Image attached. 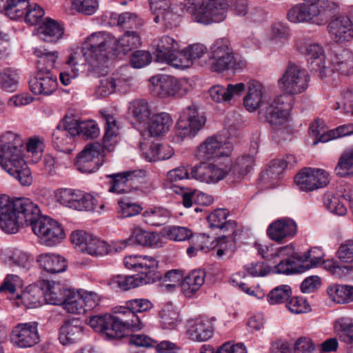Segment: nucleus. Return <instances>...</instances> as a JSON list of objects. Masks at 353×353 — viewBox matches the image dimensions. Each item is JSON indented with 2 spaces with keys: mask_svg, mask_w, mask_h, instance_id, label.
Returning a JSON list of instances; mask_svg holds the SVG:
<instances>
[{
  "mask_svg": "<svg viewBox=\"0 0 353 353\" xmlns=\"http://www.w3.org/2000/svg\"><path fill=\"white\" fill-rule=\"evenodd\" d=\"M232 149V144L223 140L221 136H212L199 145L196 157L200 160H211L222 157H228Z\"/></svg>",
  "mask_w": 353,
  "mask_h": 353,
  "instance_id": "obj_13",
  "label": "nucleus"
},
{
  "mask_svg": "<svg viewBox=\"0 0 353 353\" xmlns=\"http://www.w3.org/2000/svg\"><path fill=\"white\" fill-rule=\"evenodd\" d=\"M208 52V48L203 43L190 44L179 53L178 61L173 64V67L181 70L188 68L195 61L200 60Z\"/></svg>",
  "mask_w": 353,
  "mask_h": 353,
  "instance_id": "obj_28",
  "label": "nucleus"
},
{
  "mask_svg": "<svg viewBox=\"0 0 353 353\" xmlns=\"http://www.w3.org/2000/svg\"><path fill=\"white\" fill-rule=\"evenodd\" d=\"M299 256L305 272L323 263L324 254L320 248H313L303 254H299Z\"/></svg>",
  "mask_w": 353,
  "mask_h": 353,
  "instance_id": "obj_57",
  "label": "nucleus"
},
{
  "mask_svg": "<svg viewBox=\"0 0 353 353\" xmlns=\"http://www.w3.org/2000/svg\"><path fill=\"white\" fill-rule=\"evenodd\" d=\"M177 15L173 12L172 0H156V23L162 21L171 27Z\"/></svg>",
  "mask_w": 353,
  "mask_h": 353,
  "instance_id": "obj_44",
  "label": "nucleus"
},
{
  "mask_svg": "<svg viewBox=\"0 0 353 353\" xmlns=\"http://www.w3.org/2000/svg\"><path fill=\"white\" fill-rule=\"evenodd\" d=\"M159 327L163 330H173L181 322L179 314L172 304L165 305L159 312Z\"/></svg>",
  "mask_w": 353,
  "mask_h": 353,
  "instance_id": "obj_42",
  "label": "nucleus"
},
{
  "mask_svg": "<svg viewBox=\"0 0 353 353\" xmlns=\"http://www.w3.org/2000/svg\"><path fill=\"white\" fill-rule=\"evenodd\" d=\"M103 147L95 143L87 145L77 157L75 165L82 173H92L99 166V156L103 152Z\"/></svg>",
  "mask_w": 353,
  "mask_h": 353,
  "instance_id": "obj_21",
  "label": "nucleus"
},
{
  "mask_svg": "<svg viewBox=\"0 0 353 353\" xmlns=\"http://www.w3.org/2000/svg\"><path fill=\"white\" fill-rule=\"evenodd\" d=\"M192 236V232L186 227L167 225L156 233V247H161L166 240L183 241Z\"/></svg>",
  "mask_w": 353,
  "mask_h": 353,
  "instance_id": "obj_31",
  "label": "nucleus"
},
{
  "mask_svg": "<svg viewBox=\"0 0 353 353\" xmlns=\"http://www.w3.org/2000/svg\"><path fill=\"white\" fill-rule=\"evenodd\" d=\"M245 90V85L243 83H228L226 87L214 85L210 89L209 93L213 101L230 104L239 98Z\"/></svg>",
  "mask_w": 353,
  "mask_h": 353,
  "instance_id": "obj_23",
  "label": "nucleus"
},
{
  "mask_svg": "<svg viewBox=\"0 0 353 353\" xmlns=\"http://www.w3.org/2000/svg\"><path fill=\"white\" fill-rule=\"evenodd\" d=\"M205 272L194 270L186 276L181 283V290L187 297L192 296L199 290L205 281Z\"/></svg>",
  "mask_w": 353,
  "mask_h": 353,
  "instance_id": "obj_40",
  "label": "nucleus"
},
{
  "mask_svg": "<svg viewBox=\"0 0 353 353\" xmlns=\"http://www.w3.org/2000/svg\"><path fill=\"white\" fill-rule=\"evenodd\" d=\"M335 172L342 177L353 176V148L347 150L341 156Z\"/></svg>",
  "mask_w": 353,
  "mask_h": 353,
  "instance_id": "obj_53",
  "label": "nucleus"
},
{
  "mask_svg": "<svg viewBox=\"0 0 353 353\" xmlns=\"http://www.w3.org/2000/svg\"><path fill=\"white\" fill-rule=\"evenodd\" d=\"M129 113L142 137H150L152 132H154V115L152 114L145 100H136L130 103Z\"/></svg>",
  "mask_w": 353,
  "mask_h": 353,
  "instance_id": "obj_12",
  "label": "nucleus"
},
{
  "mask_svg": "<svg viewBox=\"0 0 353 353\" xmlns=\"http://www.w3.org/2000/svg\"><path fill=\"white\" fill-rule=\"evenodd\" d=\"M208 65L213 72H236L245 65L243 62H237L230 41L226 38L216 39L210 46L208 55Z\"/></svg>",
  "mask_w": 353,
  "mask_h": 353,
  "instance_id": "obj_4",
  "label": "nucleus"
},
{
  "mask_svg": "<svg viewBox=\"0 0 353 353\" xmlns=\"http://www.w3.org/2000/svg\"><path fill=\"white\" fill-rule=\"evenodd\" d=\"M111 43L112 39L109 36L92 33L83 42L80 49L71 52L65 65L70 68H77V65L85 63L95 65L105 58L104 48Z\"/></svg>",
  "mask_w": 353,
  "mask_h": 353,
  "instance_id": "obj_2",
  "label": "nucleus"
},
{
  "mask_svg": "<svg viewBox=\"0 0 353 353\" xmlns=\"http://www.w3.org/2000/svg\"><path fill=\"white\" fill-rule=\"evenodd\" d=\"M247 94L243 98V105L250 112L261 110L267 105L270 99V93L268 88L261 82L251 80L245 85Z\"/></svg>",
  "mask_w": 353,
  "mask_h": 353,
  "instance_id": "obj_15",
  "label": "nucleus"
},
{
  "mask_svg": "<svg viewBox=\"0 0 353 353\" xmlns=\"http://www.w3.org/2000/svg\"><path fill=\"white\" fill-rule=\"evenodd\" d=\"M43 296V290L37 287H30L23 292L17 298L21 299L22 304L27 307L34 308L41 305V298Z\"/></svg>",
  "mask_w": 353,
  "mask_h": 353,
  "instance_id": "obj_56",
  "label": "nucleus"
},
{
  "mask_svg": "<svg viewBox=\"0 0 353 353\" xmlns=\"http://www.w3.org/2000/svg\"><path fill=\"white\" fill-rule=\"evenodd\" d=\"M334 330L341 341L348 345L353 344V319L339 318L334 323Z\"/></svg>",
  "mask_w": 353,
  "mask_h": 353,
  "instance_id": "obj_48",
  "label": "nucleus"
},
{
  "mask_svg": "<svg viewBox=\"0 0 353 353\" xmlns=\"http://www.w3.org/2000/svg\"><path fill=\"white\" fill-rule=\"evenodd\" d=\"M299 48L305 54L311 70L319 72L321 77H325L327 60H325L323 48L318 43H309L305 48Z\"/></svg>",
  "mask_w": 353,
  "mask_h": 353,
  "instance_id": "obj_26",
  "label": "nucleus"
},
{
  "mask_svg": "<svg viewBox=\"0 0 353 353\" xmlns=\"http://www.w3.org/2000/svg\"><path fill=\"white\" fill-rule=\"evenodd\" d=\"M325 207L332 214L343 216L345 214L347 209L345 205L332 192H327L323 196Z\"/></svg>",
  "mask_w": 353,
  "mask_h": 353,
  "instance_id": "obj_62",
  "label": "nucleus"
},
{
  "mask_svg": "<svg viewBox=\"0 0 353 353\" xmlns=\"http://www.w3.org/2000/svg\"><path fill=\"white\" fill-rule=\"evenodd\" d=\"M330 182L329 174L323 169L305 168L294 177L299 190L309 192L325 187Z\"/></svg>",
  "mask_w": 353,
  "mask_h": 353,
  "instance_id": "obj_10",
  "label": "nucleus"
},
{
  "mask_svg": "<svg viewBox=\"0 0 353 353\" xmlns=\"http://www.w3.org/2000/svg\"><path fill=\"white\" fill-rule=\"evenodd\" d=\"M325 70V77L333 72H338L343 75L353 74V51L343 48L330 56L327 65Z\"/></svg>",
  "mask_w": 353,
  "mask_h": 353,
  "instance_id": "obj_19",
  "label": "nucleus"
},
{
  "mask_svg": "<svg viewBox=\"0 0 353 353\" xmlns=\"http://www.w3.org/2000/svg\"><path fill=\"white\" fill-rule=\"evenodd\" d=\"M179 49V43L175 39L168 35L162 36L156 45V62L173 67V64L178 61L179 55L176 56V52Z\"/></svg>",
  "mask_w": 353,
  "mask_h": 353,
  "instance_id": "obj_24",
  "label": "nucleus"
},
{
  "mask_svg": "<svg viewBox=\"0 0 353 353\" xmlns=\"http://www.w3.org/2000/svg\"><path fill=\"white\" fill-rule=\"evenodd\" d=\"M156 96L161 98L173 97L179 92L181 83L172 76H156Z\"/></svg>",
  "mask_w": 353,
  "mask_h": 353,
  "instance_id": "obj_36",
  "label": "nucleus"
},
{
  "mask_svg": "<svg viewBox=\"0 0 353 353\" xmlns=\"http://www.w3.org/2000/svg\"><path fill=\"white\" fill-rule=\"evenodd\" d=\"M296 230L297 225L294 220L283 218L272 223L268 228L267 234L272 240L281 242L294 236Z\"/></svg>",
  "mask_w": 353,
  "mask_h": 353,
  "instance_id": "obj_29",
  "label": "nucleus"
},
{
  "mask_svg": "<svg viewBox=\"0 0 353 353\" xmlns=\"http://www.w3.org/2000/svg\"><path fill=\"white\" fill-rule=\"evenodd\" d=\"M33 232L40 239L42 244L54 246L65 238L61 225L53 219L42 216L32 228Z\"/></svg>",
  "mask_w": 353,
  "mask_h": 353,
  "instance_id": "obj_11",
  "label": "nucleus"
},
{
  "mask_svg": "<svg viewBox=\"0 0 353 353\" xmlns=\"http://www.w3.org/2000/svg\"><path fill=\"white\" fill-rule=\"evenodd\" d=\"M68 132L60 130L57 127L52 134V143L55 150L65 154H70L74 149L73 137L68 135Z\"/></svg>",
  "mask_w": 353,
  "mask_h": 353,
  "instance_id": "obj_47",
  "label": "nucleus"
},
{
  "mask_svg": "<svg viewBox=\"0 0 353 353\" xmlns=\"http://www.w3.org/2000/svg\"><path fill=\"white\" fill-rule=\"evenodd\" d=\"M0 205V227L8 234H16L23 223L32 228L42 217L38 205L28 198H5Z\"/></svg>",
  "mask_w": 353,
  "mask_h": 353,
  "instance_id": "obj_1",
  "label": "nucleus"
},
{
  "mask_svg": "<svg viewBox=\"0 0 353 353\" xmlns=\"http://www.w3.org/2000/svg\"><path fill=\"white\" fill-rule=\"evenodd\" d=\"M83 335V327L79 321H65L59 328V340L63 345L77 343Z\"/></svg>",
  "mask_w": 353,
  "mask_h": 353,
  "instance_id": "obj_34",
  "label": "nucleus"
},
{
  "mask_svg": "<svg viewBox=\"0 0 353 353\" xmlns=\"http://www.w3.org/2000/svg\"><path fill=\"white\" fill-rule=\"evenodd\" d=\"M0 165L22 185L32 183L31 172L24 160L23 148L0 150Z\"/></svg>",
  "mask_w": 353,
  "mask_h": 353,
  "instance_id": "obj_5",
  "label": "nucleus"
},
{
  "mask_svg": "<svg viewBox=\"0 0 353 353\" xmlns=\"http://www.w3.org/2000/svg\"><path fill=\"white\" fill-rule=\"evenodd\" d=\"M99 34H105L112 39V43L105 46L104 54L111 50L114 52H123L127 54L131 50L137 48L141 45V38L134 31H126L119 39H115L112 34L99 32Z\"/></svg>",
  "mask_w": 353,
  "mask_h": 353,
  "instance_id": "obj_25",
  "label": "nucleus"
},
{
  "mask_svg": "<svg viewBox=\"0 0 353 353\" xmlns=\"http://www.w3.org/2000/svg\"><path fill=\"white\" fill-rule=\"evenodd\" d=\"M288 19L292 23L310 22L318 26L326 22L325 14L315 3H299L293 6L288 12Z\"/></svg>",
  "mask_w": 353,
  "mask_h": 353,
  "instance_id": "obj_16",
  "label": "nucleus"
},
{
  "mask_svg": "<svg viewBox=\"0 0 353 353\" xmlns=\"http://www.w3.org/2000/svg\"><path fill=\"white\" fill-rule=\"evenodd\" d=\"M39 267L50 274L63 272L67 267L65 259L60 255L50 253L39 254L37 258Z\"/></svg>",
  "mask_w": 353,
  "mask_h": 353,
  "instance_id": "obj_35",
  "label": "nucleus"
},
{
  "mask_svg": "<svg viewBox=\"0 0 353 353\" xmlns=\"http://www.w3.org/2000/svg\"><path fill=\"white\" fill-rule=\"evenodd\" d=\"M113 325L108 334L115 339L125 336L130 331L140 330L143 324L140 317L127 305L115 307L112 314Z\"/></svg>",
  "mask_w": 353,
  "mask_h": 353,
  "instance_id": "obj_8",
  "label": "nucleus"
},
{
  "mask_svg": "<svg viewBox=\"0 0 353 353\" xmlns=\"http://www.w3.org/2000/svg\"><path fill=\"white\" fill-rule=\"evenodd\" d=\"M329 297L339 304H346L353 301V286L349 285H333L327 289Z\"/></svg>",
  "mask_w": 353,
  "mask_h": 353,
  "instance_id": "obj_43",
  "label": "nucleus"
},
{
  "mask_svg": "<svg viewBox=\"0 0 353 353\" xmlns=\"http://www.w3.org/2000/svg\"><path fill=\"white\" fill-rule=\"evenodd\" d=\"M189 338L194 341H205L213 334L212 325L210 321L202 317L191 319L186 323Z\"/></svg>",
  "mask_w": 353,
  "mask_h": 353,
  "instance_id": "obj_30",
  "label": "nucleus"
},
{
  "mask_svg": "<svg viewBox=\"0 0 353 353\" xmlns=\"http://www.w3.org/2000/svg\"><path fill=\"white\" fill-rule=\"evenodd\" d=\"M110 23L123 29L138 28L142 26V21L137 14L130 12L121 14L112 13L110 15Z\"/></svg>",
  "mask_w": 353,
  "mask_h": 353,
  "instance_id": "obj_46",
  "label": "nucleus"
},
{
  "mask_svg": "<svg viewBox=\"0 0 353 353\" xmlns=\"http://www.w3.org/2000/svg\"><path fill=\"white\" fill-rule=\"evenodd\" d=\"M331 40L339 44H344L353 40V22L345 14L334 17L327 26Z\"/></svg>",
  "mask_w": 353,
  "mask_h": 353,
  "instance_id": "obj_17",
  "label": "nucleus"
},
{
  "mask_svg": "<svg viewBox=\"0 0 353 353\" xmlns=\"http://www.w3.org/2000/svg\"><path fill=\"white\" fill-rule=\"evenodd\" d=\"M210 250H216V256L222 257L223 256H231L235 250L236 244L232 237L223 236L219 237L208 244Z\"/></svg>",
  "mask_w": 353,
  "mask_h": 353,
  "instance_id": "obj_52",
  "label": "nucleus"
},
{
  "mask_svg": "<svg viewBox=\"0 0 353 353\" xmlns=\"http://www.w3.org/2000/svg\"><path fill=\"white\" fill-rule=\"evenodd\" d=\"M66 298L61 305L68 313L81 314L85 312L80 292H75L74 290L70 289L66 291Z\"/></svg>",
  "mask_w": 353,
  "mask_h": 353,
  "instance_id": "obj_51",
  "label": "nucleus"
},
{
  "mask_svg": "<svg viewBox=\"0 0 353 353\" xmlns=\"http://www.w3.org/2000/svg\"><path fill=\"white\" fill-rule=\"evenodd\" d=\"M188 12L200 23L208 25L223 21L228 5L225 0H185Z\"/></svg>",
  "mask_w": 353,
  "mask_h": 353,
  "instance_id": "obj_3",
  "label": "nucleus"
},
{
  "mask_svg": "<svg viewBox=\"0 0 353 353\" xmlns=\"http://www.w3.org/2000/svg\"><path fill=\"white\" fill-rule=\"evenodd\" d=\"M57 77L49 70H39L29 81L30 90L35 94L50 95L57 88Z\"/></svg>",
  "mask_w": 353,
  "mask_h": 353,
  "instance_id": "obj_22",
  "label": "nucleus"
},
{
  "mask_svg": "<svg viewBox=\"0 0 353 353\" xmlns=\"http://www.w3.org/2000/svg\"><path fill=\"white\" fill-rule=\"evenodd\" d=\"M294 101V97L285 92L273 99H269L267 105L262 109V114L266 121L275 126L286 123L289 120Z\"/></svg>",
  "mask_w": 353,
  "mask_h": 353,
  "instance_id": "obj_6",
  "label": "nucleus"
},
{
  "mask_svg": "<svg viewBox=\"0 0 353 353\" xmlns=\"http://www.w3.org/2000/svg\"><path fill=\"white\" fill-rule=\"evenodd\" d=\"M310 77L305 69L295 63H289L278 83L280 89L294 97L308 87Z\"/></svg>",
  "mask_w": 353,
  "mask_h": 353,
  "instance_id": "obj_7",
  "label": "nucleus"
},
{
  "mask_svg": "<svg viewBox=\"0 0 353 353\" xmlns=\"http://www.w3.org/2000/svg\"><path fill=\"white\" fill-rule=\"evenodd\" d=\"M182 278L181 272L176 270L167 272L163 276H160L159 272H156V283H158L157 285L159 291L163 293L174 291Z\"/></svg>",
  "mask_w": 353,
  "mask_h": 353,
  "instance_id": "obj_39",
  "label": "nucleus"
},
{
  "mask_svg": "<svg viewBox=\"0 0 353 353\" xmlns=\"http://www.w3.org/2000/svg\"><path fill=\"white\" fill-rule=\"evenodd\" d=\"M206 119L194 104L188 106L181 114L176 127V141L194 137L205 125Z\"/></svg>",
  "mask_w": 353,
  "mask_h": 353,
  "instance_id": "obj_9",
  "label": "nucleus"
},
{
  "mask_svg": "<svg viewBox=\"0 0 353 353\" xmlns=\"http://www.w3.org/2000/svg\"><path fill=\"white\" fill-rule=\"evenodd\" d=\"M23 143L21 135L11 131L6 132L0 137V150L22 148Z\"/></svg>",
  "mask_w": 353,
  "mask_h": 353,
  "instance_id": "obj_60",
  "label": "nucleus"
},
{
  "mask_svg": "<svg viewBox=\"0 0 353 353\" xmlns=\"http://www.w3.org/2000/svg\"><path fill=\"white\" fill-rule=\"evenodd\" d=\"M292 294L291 288L281 285L272 289L268 294V301L270 305H276L288 301Z\"/></svg>",
  "mask_w": 353,
  "mask_h": 353,
  "instance_id": "obj_61",
  "label": "nucleus"
},
{
  "mask_svg": "<svg viewBox=\"0 0 353 353\" xmlns=\"http://www.w3.org/2000/svg\"><path fill=\"white\" fill-rule=\"evenodd\" d=\"M70 288H65L60 283L47 281L43 283V298L48 304L61 305L66 298V291Z\"/></svg>",
  "mask_w": 353,
  "mask_h": 353,
  "instance_id": "obj_38",
  "label": "nucleus"
},
{
  "mask_svg": "<svg viewBox=\"0 0 353 353\" xmlns=\"http://www.w3.org/2000/svg\"><path fill=\"white\" fill-rule=\"evenodd\" d=\"M80 190H74L70 188L60 189L56 194L57 201L61 205L69 208L75 210L78 203V198H81L79 192Z\"/></svg>",
  "mask_w": 353,
  "mask_h": 353,
  "instance_id": "obj_59",
  "label": "nucleus"
},
{
  "mask_svg": "<svg viewBox=\"0 0 353 353\" xmlns=\"http://www.w3.org/2000/svg\"><path fill=\"white\" fill-rule=\"evenodd\" d=\"M294 159L293 155L289 154L286 155L284 158L272 161L268 168L261 174V179L265 181L270 180L272 181V185H274L277 183L278 179L283 170L288 165H293V163L295 162Z\"/></svg>",
  "mask_w": 353,
  "mask_h": 353,
  "instance_id": "obj_33",
  "label": "nucleus"
},
{
  "mask_svg": "<svg viewBox=\"0 0 353 353\" xmlns=\"http://www.w3.org/2000/svg\"><path fill=\"white\" fill-rule=\"evenodd\" d=\"M154 282V270L141 271L133 275H117L110 281L113 288L128 291Z\"/></svg>",
  "mask_w": 353,
  "mask_h": 353,
  "instance_id": "obj_20",
  "label": "nucleus"
},
{
  "mask_svg": "<svg viewBox=\"0 0 353 353\" xmlns=\"http://www.w3.org/2000/svg\"><path fill=\"white\" fill-rule=\"evenodd\" d=\"M28 0H0V9L6 12L7 14L13 19L23 17V8Z\"/></svg>",
  "mask_w": 353,
  "mask_h": 353,
  "instance_id": "obj_55",
  "label": "nucleus"
},
{
  "mask_svg": "<svg viewBox=\"0 0 353 353\" xmlns=\"http://www.w3.org/2000/svg\"><path fill=\"white\" fill-rule=\"evenodd\" d=\"M1 259L5 264L24 271L30 270L32 266L30 256L19 249H5L1 252Z\"/></svg>",
  "mask_w": 353,
  "mask_h": 353,
  "instance_id": "obj_32",
  "label": "nucleus"
},
{
  "mask_svg": "<svg viewBox=\"0 0 353 353\" xmlns=\"http://www.w3.org/2000/svg\"><path fill=\"white\" fill-rule=\"evenodd\" d=\"M37 322L20 323L13 327L10 333L12 344L19 348H29L39 342Z\"/></svg>",
  "mask_w": 353,
  "mask_h": 353,
  "instance_id": "obj_14",
  "label": "nucleus"
},
{
  "mask_svg": "<svg viewBox=\"0 0 353 353\" xmlns=\"http://www.w3.org/2000/svg\"><path fill=\"white\" fill-rule=\"evenodd\" d=\"M63 32L62 26L51 19H46L37 29L40 39L50 43L59 41L63 37Z\"/></svg>",
  "mask_w": 353,
  "mask_h": 353,
  "instance_id": "obj_37",
  "label": "nucleus"
},
{
  "mask_svg": "<svg viewBox=\"0 0 353 353\" xmlns=\"http://www.w3.org/2000/svg\"><path fill=\"white\" fill-rule=\"evenodd\" d=\"M154 241L152 232H147L139 228L134 229L132 235L124 241L125 245L139 244L143 246H152Z\"/></svg>",
  "mask_w": 353,
  "mask_h": 353,
  "instance_id": "obj_54",
  "label": "nucleus"
},
{
  "mask_svg": "<svg viewBox=\"0 0 353 353\" xmlns=\"http://www.w3.org/2000/svg\"><path fill=\"white\" fill-rule=\"evenodd\" d=\"M112 316L110 314L95 315L90 317L88 324L96 332L101 333L106 339H115L108 334L109 330L112 327Z\"/></svg>",
  "mask_w": 353,
  "mask_h": 353,
  "instance_id": "obj_45",
  "label": "nucleus"
},
{
  "mask_svg": "<svg viewBox=\"0 0 353 353\" xmlns=\"http://www.w3.org/2000/svg\"><path fill=\"white\" fill-rule=\"evenodd\" d=\"M228 170L212 163H200L191 168V177L207 184L216 183L228 174Z\"/></svg>",
  "mask_w": 353,
  "mask_h": 353,
  "instance_id": "obj_18",
  "label": "nucleus"
},
{
  "mask_svg": "<svg viewBox=\"0 0 353 353\" xmlns=\"http://www.w3.org/2000/svg\"><path fill=\"white\" fill-rule=\"evenodd\" d=\"M323 268L332 275L339 279H348L350 265H341L339 262L334 259L324 260Z\"/></svg>",
  "mask_w": 353,
  "mask_h": 353,
  "instance_id": "obj_63",
  "label": "nucleus"
},
{
  "mask_svg": "<svg viewBox=\"0 0 353 353\" xmlns=\"http://www.w3.org/2000/svg\"><path fill=\"white\" fill-rule=\"evenodd\" d=\"M146 175L147 172L144 170H129L108 175V177L111 179L109 191L117 194L128 193L131 190V187L128 185L129 181L143 178Z\"/></svg>",
  "mask_w": 353,
  "mask_h": 353,
  "instance_id": "obj_27",
  "label": "nucleus"
},
{
  "mask_svg": "<svg viewBox=\"0 0 353 353\" xmlns=\"http://www.w3.org/2000/svg\"><path fill=\"white\" fill-rule=\"evenodd\" d=\"M25 21L31 25H36L44 15L43 9L37 3H27L23 8Z\"/></svg>",
  "mask_w": 353,
  "mask_h": 353,
  "instance_id": "obj_64",
  "label": "nucleus"
},
{
  "mask_svg": "<svg viewBox=\"0 0 353 353\" xmlns=\"http://www.w3.org/2000/svg\"><path fill=\"white\" fill-rule=\"evenodd\" d=\"M123 263L128 269L141 268L142 271L154 270V259L147 255H130L123 259Z\"/></svg>",
  "mask_w": 353,
  "mask_h": 353,
  "instance_id": "obj_50",
  "label": "nucleus"
},
{
  "mask_svg": "<svg viewBox=\"0 0 353 353\" xmlns=\"http://www.w3.org/2000/svg\"><path fill=\"white\" fill-rule=\"evenodd\" d=\"M294 258H286L281 260L274 268H272V272L278 274H292L303 273L305 268L301 262L299 255Z\"/></svg>",
  "mask_w": 353,
  "mask_h": 353,
  "instance_id": "obj_49",
  "label": "nucleus"
},
{
  "mask_svg": "<svg viewBox=\"0 0 353 353\" xmlns=\"http://www.w3.org/2000/svg\"><path fill=\"white\" fill-rule=\"evenodd\" d=\"M254 164V154L243 155L236 159L231 169V172L238 178H241L247 175L250 172Z\"/></svg>",
  "mask_w": 353,
  "mask_h": 353,
  "instance_id": "obj_58",
  "label": "nucleus"
},
{
  "mask_svg": "<svg viewBox=\"0 0 353 353\" xmlns=\"http://www.w3.org/2000/svg\"><path fill=\"white\" fill-rule=\"evenodd\" d=\"M33 54L37 58V65L39 70H49L54 66L59 57L57 50H50L44 46L33 48Z\"/></svg>",
  "mask_w": 353,
  "mask_h": 353,
  "instance_id": "obj_41",
  "label": "nucleus"
}]
</instances>
